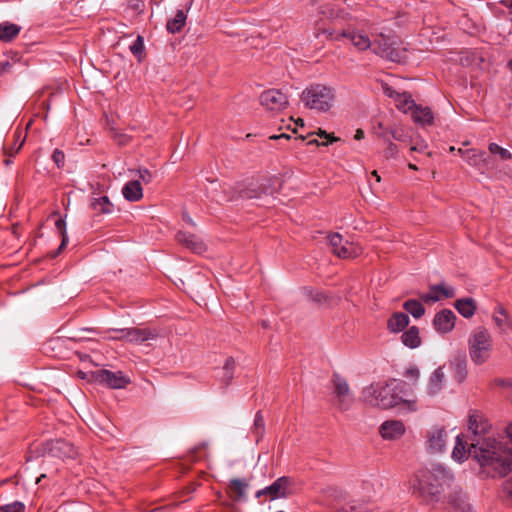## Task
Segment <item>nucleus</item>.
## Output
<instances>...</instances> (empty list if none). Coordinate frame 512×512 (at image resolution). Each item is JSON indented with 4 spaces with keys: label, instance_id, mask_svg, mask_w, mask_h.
Instances as JSON below:
<instances>
[{
    "label": "nucleus",
    "instance_id": "nucleus-1",
    "mask_svg": "<svg viewBox=\"0 0 512 512\" xmlns=\"http://www.w3.org/2000/svg\"><path fill=\"white\" fill-rule=\"evenodd\" d=\"M467 438L469 453L486 477H503L512 470V448L494 437L491 427L477 411L469 413Z\"/></svg>",
    "mask_w": 512,
    "mask_h": 512
},
{
    "label": "nucleus",
    "instance_id": "nucleus-2",
    "mask_svg": "<svg viewBox=\"0 0 512 512\" xmlns=\"http://www.w3.org/2000/svg\"><path fill=\"white\" fill-rule=\"evenodd\" d=\"M418 492L421 496L437 500L453 480V474L442 465H433L429 470L420 471L417 475Z\"/></svg>",
    "mask_w": 512,
    "mask_h": 512
},
{
    "label": "nucleus",
    "instance_id": "nucleus-3",
    "mask_svg": "<svg viewBox=\"0 0 512 512\" xmlns=\"http://www.w3.org/2000/svg\"><path fill=\"white\" fill-rule=\"evenodd\" d=\"M363 397L367 403L382 409L402 406V410L416 411V402L403 400L388 385L371 384L363 389Z\"/></svg>",
    "mask_w": 512,
    "mask_h": 512
},
{
    "label": "nucleus",
    "instance_id": "nucleus-4",
    "mask_svg": "<svg viewBox=\"0 0 512 512\" xmlns=\"http://www.w3.org/2000/svg\"><path fill=\"white\" fill-rule=\"evenodd\" d=\"M301 100L309 109L327 112L333 106L335 91L323 84H313L302 92Z\"/></svg>",
    "mask_w": 512,
    "mask_h": 512
},
{
    "label": "nucleus",
    "instance_id": "nucleus-5",
    "mask_svg": "<svg viewBox=\"0 0 512 512\" xmlns=\"http://www.w3.org/2000/svg\"><path fill=\"white\" fill-rule=\"evenodd\" d=\"M492 336L485 328L478 327L472 331L468 339L469 356L476 365L488 361L492 351Z\"/></svg>",
    "mask_w": 512,
    "mask_h": 512
},
{
    "label": "nucleus",
    "instance_id": "nucleus-6",
    "mask_svg": "<svg viewBox=\"0 0 512 512\" xmlns=\"http://www.w3.org/2000/svg\"><path fill=\"white\" fill-rule=\"evenodd\" d=\"M374 54L392 62H401L405 58V50L401 49L394 37L379 34L372 39L370 48Z\"/></svg>",
    "mask_w": 512,
    "mask_h": 512
},
{
    "label": "nucleus",
    "instance_id": "nucleus-7",
    "mask_svg": "<svg viewBox=\"0 0 512 512\" xmlns=\"http://www.w3.org/2000/svg\"><path fill=\"white\" fill-rule=\"evenodd\" d=\"M110 331L116 333L115 336H109L111 340H125L133 344H142L148 340H154L159 336L156 329L151 328H122L111 329Z\"/></svg>",
    "mask_w": 512,
    "mask_h": 512
},
{
    "label": "nucleus",
    "instance_id": "nucleus-8",
    "mask_svg": "<svg viewBox=\"0 0 512 512\" xmlns=\"http://www.w3.org/2000/svg\"><path fill=\"white\" fill-rule=\"evenodd\" d=\"M224 200L234 201L237 199H255L260 198L262 194L271 193L265 185H258L257 183L251 182L247 185L239 184L234 188H230L229 191L224 190Z\"/></svg>",
    "mask_w": 512,
    "mask_h": 512
},
{
    "label": "nucleus",
    "instance_id": "nucleus-9",
    "mask_svg": "<svg viewBox=\"0 0 512 512\" xmlns=\"http://www.w3.org/2000/svg\"><path fill=\"white\" fill-rule=\"evenodd\" d=\"M331 382L333 384L336 406L342 411L348 410L354 402V397L346 379L335 373L332 376Z\"/></svg>",
    "mask_w": 512,
    "mask_h": 512
},
{
    "label": "nucleus",
    "instance_id": "nucleus-10",
    "mask_svg": "<svg viewBox=\"0 0 512 512\" xmlns=\"http://www.w3.org/2000/svg\"><path fill=\"white\" fill-rule=\"evenodd\" d=\"M91 379L112 389H122L130 383V379L123 372L105 369L91 372Z\"/></svg>",
    "mask_w": 512,
    "mask_h": 512
},
{
    "label": "nucleus",
    "instance_id": "nucleus-11",
    "mask_svg": "<svg viewBox=\"0 0 512 512\" xmlns=\"http://www.w3.org/2000/svg\"><path fill=\"white\" fill-rule=\"evenodd\" d=\"M325 33H328V37L331 40H340L341 38L348 39L359 51L370 49L372 45V40L362 31L347 29L342 32L325 31Z\"/></svg>",
    "mask_w": 512,
    "mask_h": 512
},
{
    "label": "nucleus",
    "instance_id": "nucleus-12",
    "mask_svg": "<svg viewBox=\"0 0 512 512\" xmlns=\"http://www.w3.org/2000/svg\"><path fill=\"white\" fill-rule=\"evenodd\" d=\"M261 105L270 111H282L288 105V97L278 89H269L260 95Z\"/></svg>",
    "mask_w": 512,
    "mask_h": 512
},
{
    "label": "nucleus",
    "instance_id": "nucleus-13",
    "mask_svg": "<svg viewBox=\"0 0 512 512\" xmlns=\"http://www.w3.org/2000/svg\"><path fill=\"white\" fill-rule=\"evenodd\" d=\"M271 500L278 498H288L295 492V482L293 478L282 476L277 478L271 485L266 487Z\"/></svg>",
    "mask_w": 512,
    "mask_h": 512
},
{
    "label": "nucleus",
    "instance_id": "nucleus-14",
    "mask_svg": "<svg viewBox=\"0 0 512 512\" xmlns=\"http://www.w3.org/2000/svg\"><path fill=\"white\" fill-rule=\"evenodd\" d=\"M401 108L405 112H410L413 120L420 125H431L433 123L434 117L431 109L415 104L414 100L410 98L404 100Z\"/></svg>",
    "mask_w": 512,
    "mask_h": 512
},
{
    "label": "nucleus",
    "instance_id": "nucleus-15",
    "mask_svg": "<svg viewBox=\"0 0 512 512\" xmlns=\"http://www.w3.org/2000/svg\"><path fill=\"white\" fill-rule=\"evenodd\" d=\"M447 442V432L442 427H432L427 432V449L430 453L436 454L444 451Z\"/></svg>",
    "mask_w": 512,
    "mask_h": 512
},
{
    "label": "nucleus",
    "instance_id": "nucleus-16",
    "mask_svg": "<svg viewBox=\"0 0 512 512\" xmlns=\"http://www.w3.org/2000/svg\"><path fill=\"white\" fill-rule=\"evenodd\" d=\"M456 315L450 309H443L436 313L433 319L434 328L442 334L452 331L455 326Z\"/></svg>",
    "mask_w": 512,
    "mask_h": 512
},
{
    "label": "nucleus",
    "instance_id": "nucleus-17",
    "mask_svg": "<svg viewBox=\"0 0 512 512\" xmlns=\"http://www.w3.org/2000/svg\"><path fill=\"white\" fill-rule=\"evenodd\" d=\"M379 433L385 440H396L405 433V426L399 420H388L381 424Z\"/></svg>",
    "mask_w": 512,
    "mask_h": 512
},
{
    "label": "nucleus",
    "instance_id": "nucleus-18",
    "mask_svg": "<svg viewBox=\"0 0 512 512\" xmlns=\"http://www.w3.org/2000/svg\"><path fill=\"white\" fill-rule=\"evenodd\" d=\"M454 289L450 287H446L443 284L430 286L429 292L422 294L420 296L421 300L426 303H434L443 298H452L454 297Z\"/></svg>",
    "mask_w": 512,
    "mask_h": 512
},
{
    "label": "nucleus",
    "instance_id": "nucleus-19",
    "mask_svg": "<svg viewBox=\"0 0 512 512\" xmlns=\"http://www.w3.org/2000/svg\"><path fill=\"white\" fill-rule=\"evenodd\" d=\"M48 449L53 456L60 458H72L75 455L74 446L62 439L49 442Z\"/></svg>",
    "mask_w": 512,
    "mask_h": 512
},
{
    "label": "nucleus",
    "instance_id": "nucleus-20",
    "mask_svg": "<svg viewBox=\"0 0 512 512\" xmlns=\"http://www.w3.org/2000/svg\"><path fill=\"white\" fill-rule=\"evenodd\" d=\"M465 161L478 169H488L490 167V159L484 151L468 149L465 151Z\"/></svg>",
    "mask_w": 512,
    "mask_h": 512
},
{
    "label": "nucleus",
    "instance_id": "nucleus-21",
    "mask_svg": "<svg viewBox=\"0 0 512 512\" xmlns=\"http://www.w3.org/2000/svg\"><path fill=\"white\" fill-rule=\"evenodd\" d=\"M446 376L443 367H438L430 376L427 384V393L437 395L444 387Z\"/></svg>",
    "mask_w": 512,
    "mask_h": 512
},
{
    "label": "nucleus",
    "instance_id": "nucleus-22",
    "mask_svg": "<svg viewBox=\"0 0 512 512\" xmlns=\"http://www.w3.org/2000/svg\"><path fill=\"white\" fill-rule=\"evenodd\" d=\"M176 239L179 243L195 253H202L205 250L203 242L193 234L179 231L176 234Z\"/></svg>",
    "mask_w": 512,
    "mask_h": 512
},
{
    "label": "nucleus",
    "instance_id": "nucleus-23",
    "mask_svg": "<svg viewBox=\"0 0 512 512\" xmlns=\"http://www.w3.org/2000/svg\"><path fill=\"white\" fill-rule=\"evenodd\" d=\"M122 194L128 201L135 202L143 197V189L138 180H132L127 182L123 189Z\"/></svg>",
    "mask_w": 512,
    "mask_h": 512
},
{
    "label": "nucleus",
    "instance_id": "nucleus-24",
    "mask_svg": "<svg viewBox=\"0 0 512 512\" xmlns=\"http://www.w3.org/2000/svg\"><path fill=\"white\" fill-rule=\"evenodd\" d=\"M451 505L460 512H473L472 505L468 502L467 495L461 490L454 491L450 495Z\"/></svg>",
    "mask_w": 512,
    "mask_h": 512
},
{
    "label": "nucleus",
    "instance_id": "nucleus-25",
    "mask_svg": "<svg viewBox=\"0 0 512 512\" xmlns=\"http://www.w3.org/2000/svg\"><path fill=\"white\" fill-rule=\"evenodd\" d=\"M409 324V317L403 312H395L387 322L390 332L398 333L403 331Z\"/></svg>",
    "mask_w": 512,
    "mask_h": 512
},
{
    "label": "nucleus",
    "instance_id": "nucleus-26",
    "mask_svg": "<svg viewBox=\"0 0 512 512\" xmlns=\"http://www.w3.org/2000/svg\"><path fill=\"white\" fill-rule=\"evenodd\" d=\"M471 454L469 453V444L467 442H464L461 436L456 437V443L452 451V458L457 462H463L468 457H470Z\"/></svg>",
    "mask_w": 512,
    "mask_h": 512
},
{
    "label": "nucleus",
    "instance_id": "nucleus-27",
    "mask_svg": "<svg viewBox=\"0 0 512 512\" xmlns=\"http://www.w3.org/2000/svg\"><path fill=\"white\" fill-rule=\"evenodd\" d=\"M493 321L501 331L512 329V319L508 316L506 310L498 306L493 314Z\"/></svg>",
    "mask_w": 512,
    "mask_h": 512
},
{
    "label": "nucleus",
    "instance_id": "nucleus-28",
    "mask_svg": "<svg viewBox=\"0 0 512 512\" xmlns=\"http://www.w3.org/2000/svg\"><path fill=\"white\" fill-rule=\"evenodd\" d=\"M21 27L8 21L0 23V40L3 42L12 41L19 33Z\"/></svg>",
    "mask_w": 512,
    "mask_h": 512
},
{
    "label": "nucleus",
    "instance_id": "nucleus-29",
    "mask_svg": "<svg viewBox=\"0 0 512 512\" xmlns=\"http://www.w3.org/2000/svg\"><path fill=\"white\" fill-rule=\"evenodd\" d=\"M456 310L465 318H470L476 311V305L472 298L458 299L454 304Z\"/></svg>",
    "mask_w": 512,
    "mask_h": 512
},
{
    "label": "nucleus",
    "instance_id": "nucleus-30",
    "mask_svg": "<svg viewBox=\"0 0 512 512\" xmlns=\"http://www.w3.org/2000/svg\"><path fill=\"white\" fill-rule=\"evenodd\" d=\"M402 342L409 348H417L421 344L419 336V329L416 326H412L405 331L401 336Z\"/></svg>",
    "mask_w": 512,
    "mask_h": 512
},
{
    "label": "nucleus",
    "instance_id": "nucleus-31",
    "mask_svg": "<svg viewBox=\"0 0 512 512\" xmlns=\"http://www.w3.org/2000/svg\"><path fill=\"white\" fill-rule=\"evenodd\" d=\"M361 253L362 248L360 246L346 240L344 242V245L341 246V248L335 255H337L339 258L349 259L355 258Z\"/></svg>",
    "mask_w": 512,
    "mask_h": 512
},
{
    "label": "nucleus",
    "instance_id": "nucleus-32",
    "mask_svg": "<svg viewBox=\"0 0 512 512\" xmlns=\"http://www.w3.org/2000/svg\"><path fill=\"white\" fill-rule=\"evenodd\" d=\"M185 22L186 14L183 12V10H178L175 16L172 19L168 20L166 28L171 33H177L185 25Z\"/></svg>",
    "mask_w": 512,
    "mask_h": 512
},
{
    "label": "nucleus",
    "instance_id": "nucleus-33",
    "mask_svg": "<svg viewBox=\"0 0 512 512\" xmlns=\"http://www.w3.org/2000/svg\"><path fill=\"white\" fill-rule=\"evenodd\" d=\"M92 208L98 213L110 214L113 211V204L107 196L94 198L91 203Z\"/></svg>",
    "mask_w": 512,
    "mask_h": 512
},
{
    "label": "nucleus",
    "instance_id": "nucleus-34",
    "mask_svg": "<svg viewBox=\"0 0 512 512\" xmlns=\"http://www.w3.org/2000/svg\"><path fill=\"white\" fill-rule=\"evenodd\" d=\"M234 369H235V361L232 357H229L225 360L224 366L222 368V376H221V383L224 387H227L234 376Z\"/></svg>",
    "mask_w": 512,
    "mask_h": 512
},
{
    "label": "nucleus",
    "instance_id": "nucleus-35",
    "mask_svg": "<svg viewBox=\"0 0 512 512\" xmlns=\"http://www.w3.org/2000/svg\"><path fill=\"white\" fill-rule=\"evenodd\" d=\"M248 482L241 479H232L229 483L230 491L235 494L237 499H243L246 495V489L248 488Z\"/></svg>",
    "mask_w": 512,
    "mask_h": 512
},
{
    "label": "nucleus",
    "instance_id": "nucleus-36",
    "mask_svg": "<svg viewBox=\"0 0 512 512\" xmlns=\"http://www.w3.org/2000/svg\"><path fill=\"white\" fill-rule=\"evenodd\" d=\"M403 308L410 313L414 318H420L425 313L423 305L414 299L407 300L403 304Z\"/></svg>",
    "mask_w": 512,
    "mask_h": 512
},
{
    "label": "nucleus",
    "instance_id": "nucleus-37",
    "mask_svg": "<svg viewBox=\"0 0 512 512\" xmlns=\"http://www.w3.org/2000/svg\"><path fill=\"white\" fill-rule=\"evenodd\" d=\"M265 430V422L261 411H258L255 415L254 424L252 431L256 435L257 440L262 437Z\"/></svg>",
    "mask_w": 512,
    "mask_h": 512
},
{
    "label": "nucleus",
    "instance_id": "nucleus-38",
    "mask_svg": "<svg viewBox=\"0 0 512 512\" xmlns=\"http://www.w3.org/2000/svg\"><path fill=\"white\" fill-rule=\"evenodd\" d=\"M488 150L493 155H498L501 160H509L512 158V154L509 150L500 147L496 143H490L488 146Z\"/></svg>",
    "mask_w": 512,
    "mask_h": 512
},
{
    "label": "nucleus",
    "instance_id": "nucleus-39",
    "mask_svg": "<svg viewBox=\"0 0 512 512\" xmlns=\"http://www.w3.org/2000/svg\"><path fill=\"white\" fill-rule=\"evenodd\" d=\"M340 512H373V510L368 506L367 503L353 501L348 505L346 509H343Z\"/></svg>",
    "mask_w": 512,
    "mask_h": 512
},
{
    "label": "nucleus",
    "instance_id": "nucleus-40",
    "mask_svg": "<svg viewBox=\"0 0 512 512\" xmlns=\"http://www.w3.org/2000/svg\"><path fill=\"white\" fill-rule=\"evenodd\" d=\"M55 227L58 230V232L61 234L62 241L59 246V251L62 250L68 243V235L66 232V222L64 219L60 218L55 222Z\"/></svg>",
    "mask_w": 512,
    "mask_h": 512
},
{
    "label": "nucleus",
    "instance_id": "nucleus-41",
    "mask_svg": "<svg viewBox=\"0 0 512 512\" xmlns=\"http://www.w3.org/2000/svg\"><path fill=\"white\" fill-rule=\"evenodd\" d=\"M391 129L392 128L385 127L382 122L377 123V125H375L373 128L374 134L378 138H381L384 142L391 140V134H390Z\"/></svg>",
    "mask_w": 512,
    "mask_h": 512
},
{
    "label": "nucleus",
    "instance_id": "nucleus-42",
    "mask_svg": "<svg viewBox=\"0 0 512 512\" xmlns=\"http://www.w3.org/2000/svg\"><path fill=\"white\" fill-rule=\"evenodd\" d=\"M329 245L334 254H336L346 240L338 233H333L329 237Z\"/></svg>",
    "mask_w": 512,
    "mask_h": 512
},
{
    "label": "nucleus",
    "instance_id": "nucleus-43",
    "mask_svg": "<svg viewBox=\"0 0 512 512\" xmlns=\"http://www.w3.org/2000/svg\"><path fill=\"white\" fill-rule=\"evenodd\" d=\"M24 142L25 137H21L20 133H16L14 135V144H12L11 148L6 149V153H9L10 156H12L14 153H18L22 148Z\"/></svg>",
    "mask_w": 512,
    "mask_h": 512
},
{
    "label": "nucleus",
    "instance_id": "nucleus-44",
    "mask_svg": "<svg viewBox=\"0 0 512 512\" xmlns=\"http://www.w3.org/2000/svg\"><path fill=\"white\" fill-rule=\"evenodd\" d=\"M502 491L505 501L512 506V477L503 483Z\"/></svg>",
    "mask_w": 512,
    "mask_h": 512
},
{
    "label": "nucleus",
    "instance_id": "nucleus-45",
    "mask_svg": "<svg viewBox=\"0 0 512 512\" xmlns=\"http://www.w3.org/2000/svg\"><path fill=\"white\" fill-rule=\"evenodd\" d=\"M25 506L22 502L15 501L11 504H7L1 507L3 512H24Z\"/></svg>",
    "mask_w": 512,
    "mask_h": 512
},
{
    "label": "nucleus",
    "instance_id": "nucleus-46",
    "mask_svg": "<svg viewBox=\"0 0 512 512\" xmlns=\"http://www.w3.org/2000/svg\"><path fill=\"white\" fill-rule=\"evenodd\" d=\"M387 144L386 149L384 150L383 154L386 159L395 158L398 153V147L396 144H394L391 140L385 141Z\"/></svg>",
    "mask_w": 512,
    "mask_h": 512
},
{
    "label": "nucleus",
    "instance_id": "nucleus-47",
    "mask_svg": "<svg viewBox=\"0 0 512 512\" xmlns=\"http://www.w3.org/2000/svg\"><path fill=\"white\" fill-rule=\"evenodd\" d=\"M391 139L397 141H405L407 139V134L402 127H395L390 130Z\"/></svg>",
    "mask_w": 512,
    "mask_h": 512
},
{
    "label": "nucleus",
    "instance_id": "nucleus-48",
    "mask_svg": "<svg viewBox=\"0 0 512 512\" xmlns=\"http://www.w3.org/2000/svg\"><path fill=\"white\" fill-rule=\"evenodd\" d=\"M144 50V41L141 36H138L137 39L133 42V44L130 46V51L134 55H139Z\"/></svg>",
    "mask_w": 512,
    "mask_h": 512
},
{
    "label": "nucleus",
    "instance_id": "nucleus-49",
    "mask_svg": "<svg viewBox=\"0 0 512 512\" xmlns=\"http://www.w3.org/2000/svg\"><path fill=\"white\" fill-rule=\"evenodd\" d=\"M52 159H53V161L55 162V164L57 165L58 168H61V167L64 166L65 155H64V153L61 150L55 149L53 154H52Z\"/></svg>",
    "mask_w": 512,
    "mask_h": 512
},
{
    "label": "nucleus",
    "instance_id": "nucleus-50",
    "mask_svg": "<svg viewBox=\"0 0 512 512\" xmlns=\"http://www.w3.org/2000/svg\"><path fill=\"white\" fill-rule=\"evenodd\" d=\"M404 376L411 380L417 381L420 377V371L416 366H410L405 370Z\"/></svg>",
    "mask_w": 512,
    "mask_h": 512
},
{
    "label": "nucleus",
    "instance_id": "nucleus-51",
    "mask_svg": "<svg viewBox=\"0 0 512 512\" xmlns=\"http://www.w3.org/2000/svg\"><path fill=\"white\" fill-rule=\"evenodd\" d=\"M138 173L139 178L145 183H149L152 180V175L147 169H140Z\"/></svg>",
    "mask_w": 512,
    "mask_h": 512
},
{
    "label": "nucleus",
    "instance_id": "nucleus-52",
    "mask_svg": "<svg viewBox=\"0 0 512 512\" xmlns=\"http://www.w3.org/2000/svg\"><path fill=\"white\" fill-rule=\"evenodd\" d=\"M310 297L313 301L317 303H321L326 300L325 295L322 292L316 291V292H310Z\"/></svg>",
    "mask_w": 512,
    "mask_h": 512
},
{
    "label": "nucleus",
    "instance_id": "nucleus-53",
    "mask_svg": "<svg viewBox=\"0 0 512 512\" xmlns=\"http://www.w3.org/2000/svg\"><path fill=\"white\" fill-rule=\"evenodd\" d=\"M427 148L424 142L413 144L410 148L411 151L423 152Z\"/></svg>",
    "mask_w": 512,
    "mask_h": 512
},
{
    "label": "nucleus",
    "instance_id": "nucleus-54",
    "mask_svg": "<svg viewBox=\"0 0 512 512\" xmlns=\"http://www.w3.org/2000/svg\"><path fill=\"white\" fill-rule=\"evenodd\" d=\"M262 496H269V493L266 491V487L263 489H260L256 492L255 497L260 498Z\"/></svg>",
    "mask_w": 512,
    "mask_h": 512
},
{
    "label": "nucleus",
    "instance_id": "nucleus-55",
    "mask_svg": "<svg viewBox=\"0 0 512 512\" xmlns=\"http://www.w3.org/2000/svg\"><path fill=\"white\" fill-rule=\"evenodd\" d=\"M505 432H506V436L510 439V441L512 442V423H510L506 429H505Z\"/></svg>",
    "mask_w": 512,
    "mask_h": 512
},
{
    "label": "nucleus",
    "instance_id": "nucleus-56",
    "mask_svg": "<svg viewBox=\"0 0 512 512\" xmlns=\"http://www.w3.org/2000/svg\"><path fill=\"white\" fill-rule=\"evenodd\" d=\"M501 4L512 12V0H501Z\"/></svg>",
    "mask_w": 512,
    "mask_h": 512
},
{
    "label": "nucleus",
    "instance_id": "nucleus-57",
    "mask_svg": "<svg viewBox=\"0 0 512 512\" xmlns=\"http://www.w3.org/2000/svg\"><path fill=\"white\" fill-rule=\"evenodd\" d=\"M354 138L356 140H361L364 138V131L362 129H357Z\"/></svg>",
    "mask_w": 512,
    "mask_h": 512
},
{
    "label": "nucleus",
    "instance_id": "nucleus-58",
    "mask_svg": "<svg viewBox=\"0 0 512 512\" xmlns=\"http://www.w3.org/2000/svg\"><path fill=\"white\" fill-rule=\"evenodd\" d=\"M11 67H12V65L7 61L2 64L1 70L3 73H5V72H8Z\"/></svg>",
    "mask_w": 512,
    "mask_h": 512
},
{
    "label": "nucleus",
    "instance_id": "nucleus-59",
    "mask_svg": "<svg viewBox=\"0 0 512 512\" xmlns=\"http://www.w3.org/2000/svg\"><path fill=\"white\" fill-rule=\"evenodd\" d=\"M271 139H280V138H286V139H289L290 136L287 135V134H281V135H274V136H271L270 137Z\"/></svg>",
    "mask_w": 512,
    "mask_h": 512
},
{
    "label": "nucleus",
    "instance_id": "nucleus-60",
    "mask_svg": "<svg viewBox=\"0 0 512 512\" xmlns=\"http://www.w3.org/2000/svg\"><path fill=\"white\" fill-rule=\"evenodd\" d=\"M127 141H128V139L125 135L120 136L119 144L123 145V144L127 143Z\"/></svg>",
    "mask_w": 512,
    "mask_h": 512
},
{
    "label": "nucleus",
    "instance_id": "nucleus-61",
    "mask_svg": "<svg viewBox=\"0 0 512 512\" xmlns=\"http://www.w3.org/2000/svg\"><path fill=\"white\" fill-rule=\"evenodd\" d=\"M318 135H319L320 137L329 138V135L327 134V132H326V131H323V130H321V129L319 130Z\"/></svg>",
    "mask_w": 512,
    "mask_h": 512
},
{
    "label": "nucleus",
    "instance_id": "nucleus-62",
    "mask_svg": "<svg viewBox=\"0 0 512 512\" xmlns=\"http://www.w3.org/2000/svg\"><path fill=\"white\" fill-rule=\"evenodd\" d=\"M183 218H184V220H185L186 222H188L189 224L194 225V223H193L192 219H191L188 215H184V216H183Z\"/></svg>",
    "mask_w": 512,
    "mask_h": 512
},
{
    "label": "nucleus",
    "instance_id": "nucleus-63",
    "mask_svg": "<svg viewBox=\"0 0 512 512\" xmlns=\"http://www.w3.org/2000/svg\"><path fill=\"white\" fill-rule=\"evenodd\" d=\"M372 175L376 178V181H378V182L380 181V176H379V174L377 173V171H376V170H374V171L372 172Z\"/></svg>",
    "mask_w": 512,
    "mask_h": 512
},
{
    "label": "nucleus",
    "instance_id": "nucleus-64",
    "mask_svg": "<svg viewBox=\"0 0 512 512\" xmlns=\"http://www.w3.org/2000/svg\"><path fill=\"white\" fill-rule=\"evenodd\" d=\"M78 376L82 379H85L87 377V374L85 372L79 371Z\"/></svg>",
    "mask_w": 512,
    "mask_h": 512
}]
</instances>
